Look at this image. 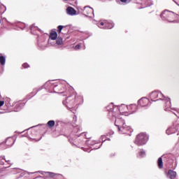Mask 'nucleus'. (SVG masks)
I'll return each mask as SVG.
<instances>
[{"mask_svg":"<svg viewBox=\"0 0 179 179\" xmlns=\"http://www.w3.org/2000/svg\"><path fill=\"white\" fill-rule=\"evenodd\" d=\"M149 99L151 101H157V100H163L166 103V108H170L171 107V101L170 98L164 96L162 92L159 90H155L148 94Z\"/></svg>","mask_w":179,"mask_h":179,"instance_id":"nucleus-1","label":"nucleus"},{"mask_svg":"<svg viewBox=\"0 0 179 179\" xmlns=\"http://www.w3.org/2000/svg\"><path fill=\"white\" fill-rule=\"evenodd\" d=\"M79 100H82V96H76V95H72L67 97L66 100L63 101V104L64 106H66L69 110H72V108L76 106Z\"/></svg>","mask_w":179,"mask_h":179,"instance_id":"nucleus-2","label":"nucleus"},{"mask_svg":"<svg viewBox=\"0 0 179 179\" xmlns=\"http://www.w3.org/2000/svg\"><path fill=\"white\" fill-rule=\"evenodd\" d=\"M125 106V104H122L120 107L115 106L114 104L110 103L109 106H107L106 109L109 111L111 115H118L120 114H124V113H127L128 111V108H123L122 106Z\"/></svg>","mask_w":179,"mask_h":179,"instance_id":"nucleus-3","label":"nucleus"},{"mask_svg":"<svg viewBox=\"0 0 179 179\" xmlns=\"http://www.w3.org/2000/svg\"><path fill=\"white\" fill-rule=\"evenodd\" d=\"M160 17L162 20H164V22L173 23V22H176V19L177 18V15H176V13L171 11L165 10L161 13Z\"/></svg>","mask_w":179,"mask_h":179,"instance_id":"nucleus-4","label":"nucleus"},{"mask_svg":"<svg viewBox=\"0 0 179 179\" xmlns=\"http://www.w3.org/2000/svg\"><path fill=\"white\" fill-rule=\"evenodd\" d=\"M148 141H149V136L145 133H141L136 136L134 143L137 146H143V145H146Z\"/></svg>","mask_w":179,"mask_h":179,"instance_id":"nucleus-5","label":"nucleus"},{"mask_svg":"<svg viewBox=\"0 0 179 179\" xmlns=\"http://www.w3.org/2000/svg\"><path fill=\"white\" fill-rule=\"evenodd\" d=\"M113 117H115V125L117 127V129H119V128H122V127H124V125H125V121L124 120V119H122V117H121V115H115V116L113 115Z\"/></svg>","mask_w":179,"mask_h":179,"instance_id":"nucleus-6","label":"nucleus"},{"mask_svg":"<svg viewBox=\"0 0 179 179\" xmlns=\"http://www.w3.org/2000/svg\"><path fill=\"white\" fill-rule=\"evenodd\" d=\"M97 26L99 27V29H113V27H114V23H113L111 21L108 22L105 20L99 22Z\"/></svg>","mask_w":179,"mask_h":179,"instance_id":"nucleus-7","label":"nucleus"},{"mask_svg":"<svg viewBox=\"0 0 179 179\" xmlns=\"http://www.w3.org/2000/svg\"><path fill=\"white\" fill-rule=\"evenodd\" d=\"M138 104L140 106V107H149L152 103L149 99L143 97L138 101Z\"/></svg>","mask_w":179,"mask_h":179,"instance_id":"nucleus-8","label":"nucleus"},{"mask_svg":"<svg viewBox=\"0 0 179 179\" xmlns=\"http://www.w3.org/2000/svg\"><path fill=\"white\" fill-rule=\"evenodd\" d=\"M120 134H126L127 135H129L131 136V133L133 132V129L130 127L124 124L123 127L118 129Z\"/></svg>","mask_w":179,"mask_h":179,"instance_id":"nucleus-9","label":"nucleus"},{"mask_svg":"<svg viewBox=\"0 0 179 179\" xmlns=\"http://www.w3.org/2000/svg\"><path fill=\"white\" fill-rule=\"evenodd\" d=\"M122 107L125 109L127 108V111H129L130 114H134V113H136V110H138V106H136V104H131L129 106L123 105Z\"/></svg>","mask_w":179,"mask_h":179,"instance_id":"nucleus-10","label":"nucleus"},{"mask_svg":"<svg viewBox=\"0 0 179 179\" xmlns=\"http://www.w3.org/2000/svg\"><path fill=\"white\" fill-rule=\"evenodd\" d=\"M84 13L86 16H89L90 17V15H93L94 10L93 8L90 7L89 6H85L83 9Z\"/></svg>","mask_w":179,"mask_h":179,"instance_id":"nucleus-11","label":"nucleus"},{"mask_svg":"<svg viewBox=\"0 0 179 179\" xmlns=\"http://www.w3.org/2000/svg\"><path fill=\"white\" fill-rule=\"evenodd\" d=\"M45 87L48 90H51V89H53V90H55V87H57V85H54V81H48L45 84Z\"/></svg>","mask_w":179,"mask_h":179,"instance_id":"nucleus-12","label":"nucleus"},{"mask_svg":"<svg viewBox=\"0 0 179 179\" xmlns=\"http://www.w3.org/2000/svg\"><path fill=\"white\" fill-rule=\"evenodd\" d=\"M66 13L70 16H75V15H76V10L72 7H68L66 8Z\"/></svg>","mask_w":179,"mask_h":179,"instance_id":"nucleus-13","label":"nucleus"},{"mask_svg":"<svg viewBox=\"0 0 179 179\" xmlns=\"http://www.w3.org/2000/svg\"><path fill=\"white\" fill-rule=\"evenodd\" d=\"M167 177H169L170 179H174L177 177V172L169 170L167 173Z\"/></svg>","mask_w":179,"mask_h":179,"instance_id":"nucleus-14","label":"nucleus"},{"mask_svg":"<svg viewBox=\"0 0 179 179\" xmlns=\"http://www.w3.org/2000/svg\"><path fill=\"white\" fill-rule=\"evenodd\" d=\"M38 45L41 50H45V48H47V43H45V41H43L42 42L38 41Z\"/></svg>","mask_w":179,"mask_h":179,"instance_id":"nucleus-15","label":"nucleus"},{"mask_svg":"<svg viewBox=\"0 0 179 179\" xmlns=\"http://www.w3.org/2000/svg\"><path fill=\"white\" fill-rule=\"evenodd\" d=\"M176 131H177V129L174 126H172L166 130V134L167 135H171V134H176Z\"/></svg>","mask_w":179,"mask_h":179,"instance_id":"nucleus-16","label":"nucleus"},{"mask_svg":"<svg viewBox=\"0 0 179 179\" xmlns=\"http://www.w3.org/2000/svg\"><path fill=\"white\" fill-rule=\"evenodd\" d=\"M86 143L87 145H88V146L91 147V146H94V145H99V143H100V141L87 140L86 141Z\"/></svg>","mask_w":179,"mask_h":179,"instance_id":"nucleus-17","label":"nucleus"},{"mask_svg":"<svg viewBox=\"0 0 179 179\" xmlns=\"http://www.w3.org/2000/svg\"><path fill=\"white\" fill-rule=\"evenodd\" d=\"M43 176H45V177H49L50 178H54L57 174L52 172H43Z\"/></svg>","mask_w":179,"mask_h":179,"instance_id":"nucleus-18","label":"nucleus"},{"mask_svg":"<svg viewBox=\"0 0 179 179\" xmlns=\"http://www.w3.org/2000/svg\"><path fill=\"white\" fill-rule=\"evenodd\" d=\"M24 106V103H23V102L19 101L16 103L15 105V108H17L15 110V111H19L20 110H22V108Z\"/></svg>","mask_w":179,"mask_h":179,"instance_id":"nucleus-19","label":"nucleus"},{"mask_svg":"<svg viewBox=\"0 0 179 179\" xmlns=\"http://www.w3.org/2000/svg\"><path fill=\"white\" fill-rule=\"evenodd\" d=\"M57 37H58V34H57V31H52L50 34V40H57Z\"/></svg>","mask_w":179,"mask_h":179,"instance_id":"nucleus-20","label":"nucleus"},{"mask_svg":"<svg viewBox=\"0 0 179 179\" xmlns=\"http://www.w3.org/2000/svg\"><path fill=\"white\" fill-rule=\"evenodd\" d=\"M146 156V152L143 150H140V152L137 154V157L142 159Z\"/></svg>","mask_w":179,"mask_h":179,"instance_id":"nucleus-21","label":"nucleus"},{"mask_svg":"<svg viewBox=\"0 0 179 179\" xmlns=\"http://www.w3.org/2000/svg\"><path fill=\"white\" fill-rule=\"evenodd\" d=\"M157 164L159 169H163V159L162 157L158 159Z\"/></svg>","mask_w":179,"mask_h":179,"instance_id":"nucleus-22","label":"nucleus"},{"mask_svg":"<svg viewBox=\"0 0 179 179\" xmlns=\"http://www.w3.org/2000/svg\"><path fill=\"white\" fill-rule=\"evenodd\" d=\"M56 44L57 45H62V44H64V41L62 40V38L58 37L56 41Z\"/></svg>","mask_w":179,"mask_h":179,"instance_id":"nucleus-23","label":"nucleus"},{"mask_svg":"<svg viewBox=\"0 0 179 179\" xmlns=\"http://www.w3.org/2000/svg\"><path fill=\"white\" fill-rule=\"evenodd\" d=\"M6 62V58H5L3 56H0V64L3 66L5 65Z\"/></svg>","mask_w":179,"mask_h":179,"instance_id":"nucleus-24","label":"nucleus"},{"mask_svg":"<svg viewBox=\"0 0 179 179\" xmlns=\"http://www.w3.org/2000/svg\"><path fill=\"white\" fill-rule=\"evenodd\" d=\"M34 30H38V28L36 27V25L32 24L31 27V32L32 33V34H36V33H34Z\"/></svg>","mask_w":179,"mask_h":179,"instance_id":"nucleus-25","label":"nucleus"},{"mask_svg":"<svg viewBox=\"0 0 179 179\" xmlns=\"http://www.w3.org/2000/svg\"><path fill=\"white\" fill-rule=\"evenodd\" d=\"M48 127H50V128H52V127H54V125H55V121L50 120L49 122H48Z\"/></svg>","mask_w":179,"mask_h":179,"instance_id":"nucleus-26","label":"nucleus"},{"mask_svg":"<svg viewBox=\"0 0 179 179\" xmlns=\"http://www.w3.org/2000/svg\"><path fill=\"white\" fill-rule=\"evenodd\" d=\"M146 6H150L153 5V1L152 0H145Z\"/></svg>","mask_w":179,"mask_h":179,"instance_id":"nucleus-27","label":"nucleus"},{"mask_svg":"<svg viewBox=\"0 0 179 179\" xmlns=\"http://www.w3.org/2000/svg\"><path fill=\"white\" fill-rule=\"evenodd\" d=\"M0 8H1V9H3V10L1 11V13H5V12L6 11V7L5 6H3V5H1V6H0Z\"/></svg>","mask_w":179,"mask_h":179,"instance_id":"nucleus-28","label":"nucleus"},{"mask_svg":"<svg viewBox=\"0 0 179 179\" xmlns=\"http://www.w3.org/2000/svg\"><path fill=\"white\" fill-rule=\"evenodd\" d=\"M57 29H58L59 33H61V31H62V29H64V26L59 25V26L57 27Z\"/></svg>","mask_w":179,"mask_h":179,"instance_id":"nucleus-29","label":"nucleus"},{"mask_svg":"<svg viewBox=\"0 0 179 179\" xmlns=\"http://www.w3.org/2000/svg\"><path fill=\"white\" fill-rule=\"evenodd\" d=\"M75 50H80V44H78L77 45H76Z\"/></svg>","mask_w":179,"mask_h":179,"instance_id":"nucleus-30","label":"nucleus"},{"mask_svg":"<svg viewBox=\"0 0 179 179\" xmlns=\"http://www.w3.org/2000/svg\"><path fill=\"white\" fill-rule=\"evenodd\" d=\"M22 66H23V68H25V69L29 68V65L27 64V63L23 64Z\"/></svg>","mask_w":179,"mask_h":179,"instance_id":"nucleus-31","label":"nucleus"},{"mask_svg":"<svg viewBox=\"0 0 179 179\" xmlns=\"http://www.w3.org/2000/svg\"><path fill=\"white\" fill-rule=\"evenodd\" d=\"M73 120L74 122H76V121H78V117H76V115L73 116Z\"/></svg>","mask_w":179,"mask_h":179,"instance_id":"nucleus-32","label":"nucleus"},{"mask_svg":"<svg viewBox=\"0 0 179 179\" xmlns=\"http://www.w3.org/2000/svg\"><path fill=\"white\" fill-rule=\"evenodd\" d=\"M3 104H5V101H0V107H2V106H3Z\"/></svg>","mask_w":179,"mask_h":179,"instance_id":"nucleus-33","label":"nucleus"},{"mask_svg":"<svg viewBox=\"0 0 179 179\" xmlns=\"http://www.w3.org/2000/svg\"><path fill=\"white\" fill-rule=\"evenodd\" d=\"M176 112L178 113V115L176 113H174L173 114H175V115H176V117H179V110H176Z\"/></svg>","mask_w":179,"mask_h":179,"instance_id":"nucleus-34","label":"nucleus"},{"mask_svg":"<svg viewBox=\"0 0 179 179\" xmlns=\"http://www.w3.org/2000/svg\"><path fill=\"white\" fill-rule=\"evenodd\" d=\"M120 1H121V2L125 3V2H127V1H128V0H120Z\"/></svg>","mask_w":179,"mask_h":179,"instance_id":"nucleus-35","label":"nucleus"},{"mask_svg":"<svg viewBox=\"0 0 179 179\" xmlns=\"http://www.w3.org/2000/svg\"><path fill=\"white\" fill-rule=\"evenodd\" d=\"M104 138H106V136H101V140L103 141V139H104Z\"/></svg>","mask_w":179,"mask_h":179,"instance_id":"nucleus-36","label":"nucleus"},{"mask_svg":"<svg viewBox=\"0 0 179 179\" xmlns=\"http://www.w3.org/2000/svg\"><path fill=\"white\" fill-rule=\"evenodd\" d=\"M138 3H142V0H138Z\"/></svg>","mask_w":179,"mask_h":179,"instance_id":"nucleus-37","label":"nucleus"},{"mask_svg":"<svg viewBox=\"0 0 179 179\" xmlns=\"http://www.w3.org/2000/svg\"><path fill=\"white\" fill-rule=\"evenodd\" d=\"M99 148H100V145H99V146H98V147H95V148H94V149H99Z\"/></svg>","mask_w":179,"mask_h":179,"instance_id":"nucleus-38","label":"nucleus"},{"mask_svg":"<svg viewBox=\"0 0 179 179\" xmlns=\"http://www.w3.org/2000/svg\"><path fill=\"white\" fill-rule=\"evenodd\" d=\"M6 162H9V160H6Z\"/></svg>","mask_w":179,"mask_h":179,"instance_id":"nucleus-39","label":"nucleus"},{"mask_svg":"<svg viewBox=\"0 0 179 179\" xmlns=\"http://www.w3.org/2000/svg\"><path fill=\"white\" fill-rule=\"evenodd\" d=\"M71 111L75 113V112L73 110H71Z\"/></svg>","mask_w":179,"mask_h":179,"instance_id":"nucleus-40","label":"nucleus"},{"mask_svg":"<svg viewBox=\"0 0 179 179\" xmlns=\"http://www.w3.org/2000/svg\"><path fill=\"white\" fill-rule=\"evenodd\" d=\"M76 129H78V128H76L75 130L76 131Z\"/></svg>","mask_w":179,"mask_h":179,"instance_id":"nucleus-41","label":"nucleus"},{"mask_svg":"<svg viewBox=\"0 0 179 179\" xmlns=\"http://www.w3.org/2000/svg\"><path fill=\"white\" fill-rule=\"evenodd\" d=\"M3 159H5V157H3Z\"/></svg>","mask_w":179,"mask_h":179,"instance_id":"nucleus-42","label":"nucleus"},{"mask_svg":"<svg viewBox=\"0 0 179 179\" xmlns=\"http://www.w3.org/2000/svg\"><path fill=\"white\" fill-rule=\"evenodd\" d=\"M36 141H40V139L39 140H36Z\"/></svg>","mask_w":179,"mask_h":179,"instance_id":"nucleus-43","label":"nucleus"},{"mask_svg":"<svg viewBox=\"0 0 179 179\" xmlns=\"http://www.w3.org/2000/svg\"><path fill=\"white\" fill-rule=\"evenodd\" d=\"M0 24H1V20H0Z\"/></svg>","mask_w":179,"mask_h":179,"instance_id":"nucleus-44","label":"nucleus"}]
</instances>
